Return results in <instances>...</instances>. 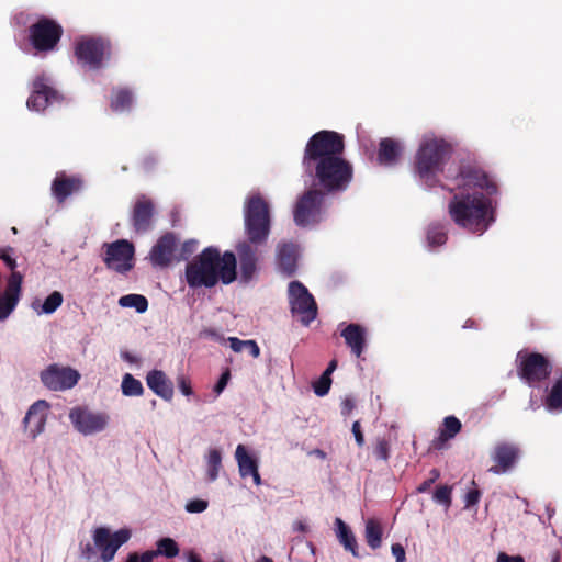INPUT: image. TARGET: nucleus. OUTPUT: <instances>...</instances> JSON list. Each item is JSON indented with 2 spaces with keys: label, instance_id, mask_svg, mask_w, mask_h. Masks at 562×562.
Returning a JSON list of instances; mask_svg holds the SVG:
<instances>
[{
  "label": "nucleus",
  "instance_id": "f257e3e1",
  "mask_svg": "<svg viewBox=\"0 0 562 562\" xmlns=\"http://www.w3.org/2000/svg\"><path fill=\"white\" fill-rule=\"evenodd\" d=\"M460 191L448 203V213L453 223L472 233L482 235L495 222L493 195L498 193L496 182L481 168L463 166L454 179Z\"/></svg>",
  "mask_w": 562,
  "mask_h": 562
},
{
  "label": "nucleus",
  "instance_id": "f03ea898",
  "mask_svg": "<svg viewBox=\"0 0 562 562\" xmlns=\"http://www.w3.org/2000/svg\"><path fill=\"white\" fill-rule=\"evenodd\" d=\"M344 150L345 137L335 131H319L306 143L303 168L324 193L345 191L352 181L353 168L342 157Z\"/></svg>",
  "mask_w": 562,
  "mask_h": 562
},
{
  "label": "nucleus",
  "instance_id": "7ed1b4c3",
  "mask_svg": "<svg viewBox=\"0 0 562 562\" xmlns=\"http://www.w3.org/2000/svg\"><path fill=\"white\" fill-rule=\"evenodd\" d=\"M236 266L233 251L221 254L217 247L209 246L187 263L184 279L190 289L231 284L237 278Z\"/></svg>",
  "mask_w": 562,
  "mask_h": 562
},
{
  "label": "nucleus",
  "instance_id": "20e7f679",
  "mask_svg": "<svg viewBox=\"0 0 562 562\" xmlns=\"http://www.w3.org/2000/svg\"><path fill=\"white\" fill-rule=\"evenodd\" d=\"M452 155L451 145L443 138L425 137L415 155V172L428 187L438 182V175Z\"/></svg>",
  "mask_w": 562,
  "mask_h": 562
},
{
  "label": "nucleus",
  "instance_id": "39448f33",
  "mask_svg": "<svg viewBox=\"0 0 562 562\" xmlns=\"http://www.w3.org/2000/svg\"><path fill=\"white\" fill-rule=\"evenodd\" d=\"M245 233L254 245H263L271 229V216L268 202L259 194L250 195L244 206Z\"/></svg>",
  "mask_w": 562,
  "mask_h": 562
},
{
  "label": "nucleus",
  "instance_id": "423d86ee",
  "mask_svg": "<svg viewBox=\"0 0 562 562\" xmlns=\"http://www.w3.org/2000/svg\"><path fill=\"white\" fill-rule=\"evenodd\" d=\"M517 375L529 386H537L546 382L553 370V364L548 356L522 349L515 358Z\"/></svg>",
  "mask_w": 562,
  "mask_h": 562
},
{
  "label": "nucleus",
  "instance_id": "0eeeda50",
  "mask_svg": "<svg viewBox=\"0 0 562 562\" xmlns=\"http://www.w3.org/2000/svg\"><path fill=\"white\" fill-rule=\"evenodd\" d=\"M63 34V26L56 20L44 15L29 26V42L37 53L53 52Z\"/></svg>",
  "mask_w": 562,
  "mask_h": 562
},
{
  "label": "nucleus",
  "instance_id": "6e6552de",
  "mask_svg": "<svg viewBox=\"0 0 562 562\" xmlns=\"http://www.w3.org/2000/svg\"><path fill=\"white\" fill-rule=\"evenodd\" d=\"M75 56L81 66L98 70L111 56V43L102 37L83 36L75 45Z\"/></svg>",
  "mask_w": 562,
  "mask_h": 562
},
{
  "label": "nucleus",
  "instance_id": "1a4fd4ad",
  "mask_svg": "<svg viewBox=\"0 0 562 562\" xmlns=\"http://www.w3.org/2000/svg\"><path fill=\"white\" fill-rule=\"evenodd\" d=\"M325 193L319 189L305 191L296 201L293 210L294 223L300 227L316 224L322 218Z\"/></svg>",
  "mask_w": 562,
  "mask_h": 562
},
{
  "label": "nucleus",
  "instance_id": "9d476101",
  "mask_svg": "<svg viewBox=\"0 0 562 562\" xmlns=\"http://www.w3.org/2000/svg\"><path fill=\"white\" fill-rule=\"evenodd\" d=\"M289 303L291 313L299 316L304 326L317 317V304L307 288L300 281H292L289 284Z\"/></svg>",
  "mask_w": 562,
  "mask_h": 562
},
{
  "label": "nucleus",
  "instance_id": "9b49d317",
  "mask_svg": "<svg viewBox=\"0 0 562 562\" xmlns=\"http://www.w3.org/2000/svg\"><path fill=\"white\" fill-rule=\"evenodd\" d=\"M40 380L47 390L64 392L77 385L80 373L69 366L52 363L40 372Z\"/></svg>",
  "mask_w": 562,
  "mask_h": 562
},
{
  "label": "nucleus",
  "instance_id": "f8f14e48",
  "mask_svg": "<svg viewBox=\"0 0 562 562\" xmlns=\"http://www.w3.org/2000/svg\"><path fill=\"white\" fill-rule=\"evenodd\" d=\"M93 542L100 551L103 562H111L121 546L126 543L131 538L130 529L122 528L113 533L106 527H98L93 530Z\"/></svg>",
  "mask_w": 562,
  "mask_h": 562
},
{
  "label": "nucleus",
  "instance_id": "ddd939ff",
  "mask_svg": "<svg viewBox=\"0 0 562 562\" xmlns=\"http://www.w3.org/2000/svg\"><path fill=\"white\" fill-rule=\"evenodd\" d=\"M105 256L103 261L109 269L119 273H126L133 268L135 248L126 239H119L111 244H104Z\"/></svg>",
  "mask_w": 562,
  "mask_h": 562
},
{
  "label": "nucleus",
  "instance_id": "4468645a",
  "mask_svg": "<svg viewBox=\"0 0 562 562\" xmlns=\"http://www.w3.org/2000/svg\"><path fill=\"white\" fill-rule=\"evenodd\" d=\"M179 239L172 232L162 234L153 246L149 259L154 267L167 268L177 261Z\"/></svg>",
  "mask_w": 562,
  "mask_h": 562
},
{
  "label": "nucleus",
  "instance_id": "2eb2a0df",
  "mask_svg": "<svg viewBox=\"0 0 562 562\" xmlns=\"http://www.w3.org/2000/svg\"><path fill=\"white\" fill-rule=\"evenodd\" d=\"M69 418L75 428L83 435L102 431L109 423V416L105 413H94L82 407L72 408Z\"/></svg>",
  "mask_w": 562,
  "mask_h": 562
},
{
  "label": "nucleus",
  "instance_id": "dca6fc26",
  "mask_svg": "<svg viewBox=\"0 0 562 562\" xmlns=\"http://www.w3.org/2000/svg\"><path fill=\"white\" fill-rule=\"evenodd\" d=\"M155 216L154 201L142 194L137 196L131 213V224L136 234H145L153 228Z\"/></svg>",
  "mask_w": 562,
  "mask_h": 562
},
{
  "label": "nucleus",
  "instance_id": "f3484780",
  "mask_svg": "<svg viewBox=\"0 0 562 562\" xmlns=\"http://www.w3.org/2000/svg\"><path fill=\"white\" fill-rule=\"evenodd\" d=\"M521 451L520 448L512 442H498L491 454L495 463L490 468L494 474H504L509 472L518 462Z\"/></svg>",
  "mask_w": 562,
  "mask_h": 562
},
{
  "label": "nucleus",
  "instance_id": "a211bd4d",
  "mask_svg": "<svg viewBox=\"0 0 562 562\" xmlns=\"http://www.w3.org/2000/svg\"><path fill=\"white\" fill-rule=\"evenodd\" d=\"M58 92L48 85L47 78L38 76L33 82V90L26 105L30 110L43 111L53 101L58 100Z\"/></svg>",
  "mask_w": 562,
  "mask_h": 562
},
{
  "label": "nucleus",
  "instance_id": "6ab92c4d",
  "mask_svg": "<svg viewBox=\"0 0 562 562\" xmlns=\"http://www.w3.org/2000/svg\"><path fill=\"white\" fill-rule=\"evenodd\" d=\"M22 282V273L9 276L5 290L0 294V321L7 319L18 305L21 296Z\"/></svg>",
  "mask_w": 562,
  "mask_h": 562
},
{
  "label": "nucleus",
  "instance_id": "aec40b11",
  "mask_svg": "<svg viewBox=\"0 0 562 562\" xmlns=\"http://www.w3.org/2000/svg\"><path fill=\"white\" fill-rule=\"evenodd\" d=\"M258 246L250 241H241L236 246L243 282H249L257 271V262L259 260Z\"/></svg>",
  "mask_w": 562,
  "mask_h": 562
},
{
  "label": "nucleus",
  "instance_id": "412c9836",
  "mask_svg": "<svg viewBox=\"0 0 562 562\" xmlns=\"http://www.w3.org/2000/svg\"><path fill=\"white\" fill-rule=\"evenodd\" d=\"M48 408L49 404L45 400H38L30 406L23 419V424L25 430H29L32 439H35L44 431Z\"/></svg>",
  "mask_w": 562,
  "mask_h": 562
},
{
  "label": "nucleus",
  "instance_id": "4be33fe9",
  "mask_svg": "<svg viewBox=\"0 0 562 562\" xmlns=\"http://www.w3.org/2000/svg\"><path fill=\"white\" fill-rule=\"evenodd\" d=\"M83 181L79 176H67L65 172L56 175L52 183V194L59 202L64 203L68 196L82 189Z\"/></svg>",
  "mask_w": 562,
  "mask_h": 562
},
{
  "label": "nucleus",
  "instance_id": "5701e85b",
  "mask_svg": "<svg viewBox=\"0 0 562 562\" xmlns=\"http://www.w3.org/2000/svg\"><path fill=\"white\" fill-rule=\"evenodd\" d=\"M299 247L293 243H281L278 245L277 262L279 270L286 277L295 273L297 268Z\"/></svg>",
  "mask_w": 562,
  "mask_h": 562
},
{
  "label": "nucleus",
  "instance_id": "b1692460",
  "mask_svg": "<svg viewBox=\"0 0 562 562\" xmlns=\"http://www.w3.org/2000/svg\"><path fill=\"white\" fill-rule=\"evenodd\" d=\"M340 336L345 339L352 355L359 358L363 353L367 347L366 328L363 326L350 323L340 331Z\"/></svg>",
  "mask_w": 562,
  "mask_h": 562
},
{
  "label": "nucleus",
  "instance_id": "393cba45",
  "mask_svg": "<svg viewBox=\"0 0 562 562\" xmlns=\"http://www.w3.org/2000/svg\"><path fill=\"white\" fill-rule=\"evenodd\" d=\"M402 154L401 143L394 138L385 137L379 143L376 160L381 166L391 167L398 162Z\"/></svg>",
  "mask_w": 562,
  "mask_h": 562
},
{
  "label": "nucleus",
  "instance_id": "a878e982",
  "mask_svg": "<svg viewBox=\"0 0 562 562\" xmlns=\"http://www.w3.org/2000/svg\"><path fill=\"white\" fill-rule=\"evenodd\" d=\"M146 383L148 387L165 401L173 397V384L161 370H151L147 373Z\"/></svg>",
  "mask_w": 562,
  "mask_h": 562
},
{
  "label": "nucleus",
  "instance_id": "bb28decb",
  "mask_svg": "<svg viewBox=\"0 0 562 562\" xmlns=\"http://www.w3.org/2000/svg\"><path fill=\"white\" fill-rule=\"evenodd\" d=\"M442 425L439 436L432 441V447L438 450L443 449L446 442L454 438L462 428L461 422L456 416H447Z\"/></svg>",
  "mask_w": 562,
  "mask_h": 562
},
{
  "label": "nucleus",
  "instance_id": "cd10ccee",
  "mask_svg": "<svg viewBox=\"0 0 562 562\" xmlns=\"http://www.w3.org/2000/svg\"><path fill=\"white\" fill-rule=\"evenodd\" d=\"M290 550V559L295 562H315V548L312 542L303 538H295Z\"/></svg>",
  "mask_w": 562,
  "mask_h": 562
},
{
  "label": "nucleus",
  "instance_id": "c85d7f7f",
  "mask_svg": "<svg viewBox=\"0 0 562 562\" xmlns=\"http://www.w3.org/2000/svg\"><path fill=\"white\" fill-rule=\"evenodd\" d=\"M335 524L337 526L336 533L339 542L346 550L350 551L353 557L359 558L358 543L353 532L340 518H336Z\"/></svg>",
  "mask_w": 562,
  "mask_h": 562
},
{
  "label": "nucleus",
  "instance_id": "c756f323",
  "mask_svg": "<svg viewBox=\"0 0 562 562\" xmlns=\"http://www.w3.org/2000/svg\"><path fill=\"white\" fill-rule=\"evenodd\" d=\"M235 457L241 477L249 476L252 472L256 471V469H258V461L247 452L245 446H237Z\"/></svg>",
  "mask_w": 562,
  "mask_h": 562
},
{
  "label": "nucleus",
  "instance_id": "7c9ffc66",
  "mask_svg": "<svg viewBox=\"0 0 562 562\" xmlns=\"http://www.w3.org/2000/svg\"><path fill=\"white\" fill-rule=\"evenodd\" d=\"M149 552L153 560L159 555L172 559L179 555L180 548L172 538L164 537L156 542V550H149Z\"/></svg>",
  "mask_w": 562,
  "mask_h": 562
},
{
  "label": "nucleus",
  "instance_id": "2f4dec72",
  "mask_svg": "<svg viewBox=\"0 0 562 562\" xmlns=\"http://www.w3.org/2000/svg\"><path fill=\"white\" fill-rule=\"evenodd\" d=\"M382 535L383 530L381 524L373 518L368 519L366 522L364 536L366 541L371 549L375 550L381 547Z\"/></svg>",
  "mask_w": 562,
  "mask_h": 562
},
{
  "label": "nucleus",
  "instance_id": "473e14b6",
  "mask_svg": "<svg viewBox=\"0 0 562 562\" xmlns=\"http://www.w3.org/2000/svg\"><path fill=\"white\" fill-rule=\"evenodd\" d=\"M544 403L550 411L562 409V369L559 371V376L553 382Z\"/></svg>",
  "mask_w": 562,
  "mask_h": 562
},
{
  "label": "nucleus",
  "instance_id": "72a5a7b5",
  "mask_svg": "<svg viewBox=\"0 0 562 562\" xmlns=\"http://www.w3.org/2000/svg\"><path fill=\"white\" fill-rule=\"evenodd\" d=\"M133 102V94L128 89H119L113 92L111 109L114 112L128 110Z\"/></svg>",
  "mask_w": 562,
  "mask_h": 562
},
{
  "label": "nucleus",
  "instance_id": "f704fd0d",
  "mask_svg": "<svg viewBox=\"0 0 562 562\" xmlns=\"http://www.w3.org/2000/svg\"><path fill=\"white\" fill-rule=\"evenodd\" d=\"M426 237L430 247L442 246L448 238L446 226L440 223H431L427 228Z\"/></svg>",
  "mask_w": 562,
  "mask_h": 562
},
{
  "label": "nucleus",
  "instance_id": "c9c22d12",
  "mask_svg": "<svg viewBox=\"0 0 562 562\" xmlns=\"http://www.w3.org/2000/svg\"><path fill=\"white\" fill-rule=\"evenodd\" d=\"M121 390L125 396H140L144 393L143 384L131 373H125L122 379Z\"/></svg>",
  "mask_w": 562,
  "mask_h": 562
},
{
  "label": "nucleus",
  "instance_id": "e433bc0d",
  "mask_svg": "<svg viewBox=\"0 0 562 562\" xmlns=\"http://www.w3.org/2000/svg\"><path fill=\"white\" fill-rule=\"evenodd\" d=\"M119 304L122 307H133L137 313H144L148 308V301L144 295L140 294H127L123 295L119 300Z\"/></svg>",
  "mask_w": 562,
  "mask_h": 562
},
{
  "label": "nucleus",
  "instance_id": "4c0bfd02",
  "mask_svg": "<svg viewBox=\"0 0 562 562\" xmlns=\"http://www.w3.org/2000/svg\"><path fill=\"white\" fill-rule=\"evenodd\" d=\"M222 468V454L217 449H211L207 456V480L213 482L217 479Z\"/></svg>",
  "mask_w": 562,
  "mask_h": 562
},
{
  "label": "nucleus",
  "instance_id": "58836bf2",
  "mask_svg": "<svg viewBox=\"0 0 562 562\" xmlns=\"http://www.w3.org/2000/svg\"><path fill=\"white\" fill-rule=\"evenodd\" d=\"M64 297L59 291L52 292L41 305L40 314H53L61 304Z\"/></svg>",
  "mask_w": 562,
  "mask_h": 562
},
{
  "label": "nucleus",
  "instance_id": "ea45409f",
  "mask_svg": "<svg viewBox=\"0 0 562 562\" xmlns=\"http://www.w3.org/2000/svg\"><path fill=\"white\" fill-rule=\"evenodd\" d=\"M434 501L449 509L452 503V487L449 485L437 486L434 493Z\"/></svg>",
  "mask_w": 562,
  "mask_h": 562
},
{
  "label": "nucleus",
  "instance_id": "a19ab883",
  "mask_svg": "<svg viewBox=\"0 0 562 562\" xmlns=\"http://www.w3.org/2000/svg\"><path fill=\"white\" fill-rule=\"evenodd\" d=\"M331 378L326 373H322L319 379L314 383L313 390L314 393L318 396H325L330 389Z\"/></svg>",
  "mask_w": 562,
  "mask_h": 562
},
{
  "label": "nucleus",
  "instance_id": "79ce46f5",
  "mask_svg": "<svg viewBox=\"0 0 562 562\" xmlns=\"http://www.w3.org/2000/svg\"><path fill=\"white\" fill-rule=\"evenodd\" d=\"M14 249L12 247H5L0 249V259L10 269L11 274L20 273L16 271V260L13 258Z\"/></svg>",
  "mask_w": 562,
  "mask_h": 562
},
{
  "label": "nucleus",
  "instance_id": "37998d69",
  "mask_svg": "<svg viewBox=\"0 0 562 562\" xmlns=\"http://www.w3.org/2000/svg\"><path fill=\"white\" fill-rule=\"evenodd\" d=\"M195 248L196 241L193 239L182 243L180 247L178 246L177 261L187 260L195 251Z\"/></svg>",
  "mask_w": 562,
  "mask_h": 562
},
{
  "label": "nucleus",
  "instance_id": "c03bdc74",
  "mask_svg": "<svg viewBox=\"0 0 562 562\" xmlns=\"http://www.w3.org/2000/svg\"><path fill=\"white\" fill-rule=\"evenodd\" d=\"M373 454L376 459L387 461L390 458V443L386 439H378L374 449Z\"/></svg>",
  "mask_w": 562,
  "mask_h": 562
},
{
  "label": "nucleus",
  "instance_id": "a18cd8bd",
  "mask_svg": "<svg viewBox=\"0 0 562 562\" xmlns=\"http://www.w3.org/2000/svg\"><path fill=\"white\" fill-rule=\"evenodd\" d=\"M473 488L469 490L464 495V505L467 508L476 505L481 498V491L477 488L475 481H472Z\"/></svg>",
  "mask_w": 562,
  "mask_h": 562
},
{
  "label": "nucleus",
  "instance_id": "49530a36",
  "mask_svg": "<svg viewBox=\"0 0 562 562\" xmlns=\"http://www.w3.org/2000/svg\"><path fill=\"white\" fill-rule=\"evenodd\" d=\"M207 502L204 499H192L186 504V510L189 513H202L207 508Z\"/></svg>",
  "mask_w": 562,
  "mask_h": 562
},
{
  "label": "nucleus",
  "instance_id": "de8ad7c7",
  "mask_svg": "<svg viewBox=\"0 0 562 562\" xmlns=\"http://www.w3.org/2000/svg\"><path fill=\"white\" fill-rule=\"evenodd\" d=\"M151 554L149 550L143 552L142 554L137 552H131L127 554L125 562H153Z\"/></svg>",
  "mask_w": 562,
  "mask_h": 562
},
{
  "label": "nucleus",
  "instance_id": "09e8293b",
  "mask_svg": "<svg viewBox=\"0 0 562 562\" xmlns=\"http://www.w3.org/2000/svg\"><path fill=\"white\" fill-rule=\"evenodd\" d=\"M177 381H178L179 390L181 391V393L183 395L189 396L192 394V386H191L190 379H188L184 375H180V376H178Z\"/></svg>",
  "mask_w": 562,
  "mask_h": 562
},
{
  "label": "nucleus",
  "instance_id": "8fccbe9b",
  "mask_svg": "<svg viewBox=\"0 0 562 562\" xmlns=\"http://www.w3.org/2000/svg\"><path fill=\"white\" fill-rule=\"evenodd\" d=\"M392 554L394 555L396 562H405L406 554L405 549L401 543H393L391 547Z\"/></svg>",
  "mask_w": 562,
  "mask_h": 562
},
{
  "label": "nucleus",
  "instance_id": "3c124183",
  "mask_svg": "<svg viewBox=\"0 0 562 562\" xmlns=\"http://www.w3.org/2000/svg\"><path fill=\"white\" fill-rule=\"evenodd\" d=\"M351 430H352V434L355 436L357 445L359 447H362L364 445V436H363V432L361 430L360 422L356 420L352 424V429Z\"/></svg>",
  "mask_w": 562,
  "mask_h": 562
},
{
  "label": "nucleus",
  "instance_id": "603ef678",
  "mask_svg": "<svg viewBox=\"0 0 562 562\" xmlns=\"http://www.w3.org/2000/svg\"><path fill=\"white\" fill-rule=\"evenodd\" d=\"M244 350L248 351L252 358H258L260 348L255 340H244Z\"/></svg>",
  "mask_w": 562,
  "mask_h": 562
},
{
  "label": "nucleus",
  "instance_id": "864d4df0",
  "mask_svg": "<svg viewBox=\"0 0 562 562\" xmlns=\"http://www.w3.org/2000/svg\"><path fill=\"white\" fill-rule=\"evenodd\" d=\"M229 376H231V374H229V371H228V370H226V371L221 375V378L218 379L217 383H216V384H215V386H214V391H215L217 394L222 393V392H223V390L226 387L227 382H228V380H229Z\"/></svg>",
  "mask_w": 562,
  "mask_h": 562
},
{
  "label": "nucleus",
  "instance_id": "5fc2aeb1",
  "mask_svg": "<svg viewBox=\"0 0 562 562\" xmlns=\"http://www.w3.org/2000/svg\"><path fill=\"white\" fill-rule=\"evenodd\" d=\"M497 562H525L521 555H508L505 552H501L497 557Z\"/></svg>",
  "mask_w": 562,
  "mask_h": 562
},
{
  "label": "nucleus",
  "instance_id": "6e6d98bb",
  "mask_svg": "<svg viewBox=\"0 0 562 562\" xmlns=\"http://www.w3.org/2000/svg\"><path fill=\"white\" fill-rule=\"evenodd\" d=\"M229 346L235 352H241L244 351V340H240L237 337H229L228 338Z\"/></svg>",
  "mask_w": 562,
  "mask_h": 562
},
{
  "label": "nucleus",
  "instance_id": "4d7b16f0",
  "mask_svg": "<svg viewBox=\"0 0 562 562\" xmlns=\"http://www.w3.org/2000/svg\"><path fill=\"white\" fill-rule=\"evenodd\" d=\"M434 484V480H426L422 484L418 485L417 492L418 493H426L429 491L430 486Z\"/></svg>",
  "mask_w": 562,
  "mask_h": 562
},
{
  "label": "nucleus",
  "instance_id": "13d9d810",
  "mask_svg": "<svg viewBox=\"0 0 562 562\" xmlns=\"http://www.w3.org/2000/svg\"><path fill=\"white\" fill-rule=\"evenodd\" d=\"M293 529L300 532H306L308 530V527L304 521L297 520L294 522Z\"/></svg>",
  "mask_w": 562,
  "mask_h": 562
},
{
  "label": "nucleus",
  "instance_id": "bf43d9fd",
  "mask_svg": "<svg viewBox=\"0 0 562 562\" xmlns=\"http://www.w3.org/2000/svg\"><path fill=\"white\" fill-rule=\"evenodd\" d=\"M81 551L82 555L87 559H90L91 555L94 553V550L90 543H87L85 547H82Z\"/></svg>",
  "mask_w": 562,
  "mask_h": 562
},
{
  "label": "nucleus",
  "instance_id": "052dcab7",
  "mask_svg": "<svg viewBox=\"0 0 562 562\" xmlns=\"http://www.w3.org/2000/svg\"><path fill=\"white\" fill-rule=\"evenodd\" d=\"M353 407H355V404H353L352 400L346 398L344 401L342 413L347 414V413L351 412L353 409Z\"/></svg>",
  "mask_w": 562,
  "mask_h": 562
},
{
  "label": "nucleus",
  "instance_id": "680f3d73",
  "mask_svg": "<svg viewBox=\"0 0 562 562\" xmlns=\"http://www.w3.org/2000/svg\"><path fill=\"white\" fill-rule=\"evenodd\" d=\"M337 368V360L333 359L329 363H328V367L327 369L323 372V373H326L328 375H331V373L336 370Z\"/></svg>",
  "mask_w": 562,
  "mask_h": 562
},
{
  "label": "nucleus",
  "instance_id": "e2e57ef3",
  "mask_svg": "<svg viewBox=\"0 0 562 562\" xmlns=\"http://www.w3.org/2000/svg\"><path fill=\"white\" fill-rule=\"evenodd\" d=\"M122 358H123L125 361L130 362V363H137V362H138V359H137L136 357L132 356V355H131V353H128V352H124V353L122 355Z\"/></svg>",
  "mask_w": 562,
  "mask_h": 562
},
{
  "label": "nucleus",
  "instance_id": "0e129e2a",
  "mask_svg": "<svg viewBox=\"0 0 562 562\" xmlns=\"http://www.w3.org/2000/svg\"><path fill=\"white\" fill-rule=\"evenodd\" d=\"M311 454L316 456L317 458L323 459V460L326 459V457H327L326 452L324 450H322V449H318V448L314 449L311 452Z\"/></svg>",
  "mask_w": 562,
  "mask_h": 562
},
{
  "label": "nucleus",
  "instance_id": "69168bd1",
  "mask_svg": "<svg viewBox=\"0 0 562 562\" xmlns=\"http://www.w3.org/2000/svg\"><path fill=\"white\" fill-rule=\"evenodd\" d=\"M249 476H252L254 483H255L257 486L261 484V477H260V474H259L258 469H256V471H255V472H252Z\"/></svg>",
  "mask_w": 562,
  "mask_h": 562
},
{
  "label": "nucleus",
  "instance_id": "338daca9",
  "mask_svg": "<svg viewBox=\"0 0 562 562\" xmlns=\"http://www.w3.org/2000/svg\"><path fill=\"white\" fill-rule=\"evenodd\" d=\"M551 562H560V550L555 549L551 552Z\"/></svg>",
  "mask_w": 562,
  "mask_h": 562
},
{
  "label": "nucleus",
  "instance_id": "774afa93",
  "mask_svg": "<svg viewBox=\"0 0 562 562\" xmlns=\"http://www.w3.org/2000/svg\"><path fill=\"white\" fill-rule=\"evenodd\" d=\"M188 562H202L198 554L190 552Z\"/></svg>",
  "mask_w": 562,
  "mask_h": 562
}]
</instances>
